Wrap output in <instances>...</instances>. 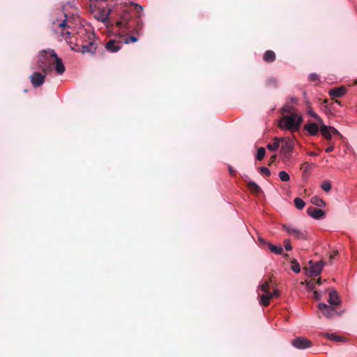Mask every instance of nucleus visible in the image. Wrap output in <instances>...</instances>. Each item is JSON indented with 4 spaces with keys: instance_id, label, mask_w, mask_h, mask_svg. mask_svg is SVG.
I'll return each mask as SVG.
<instances>
[{
    "instance_id": "nucleus-18",
    "label": "nucleus",
    "mask_w": 357,
    "mask_h": 357,
    "mask_svg": "<svg viewBox=\"0 0 357 357\" xmlns=\"http://www.w3.org/2000/svg\"><path fill=\"white\" fill-rule=\"evenodd\" d=\"M267 245H268V248L272 252L277 254V255L282 254V252L283 251V248L281 245H274L269 243H268Z\"/></svg>"
},
{
    "instance_id": "nucleus-38",
    "label": "nucleus",
    "mask_w": 357,
    "mask_h": 357,
    "mask_svg": "<svg viewBox=\"0 0 357 357\" xmlns=\"http://www.w3.org/2000/svg\"><path fill=\"white\" fill-rule=\"evenodd\" d=\"M317 78H318V77H317V75L316 74H311L310 75V79L311 81H315V80L317 79Z\"/></svg>"
},
{
    "instance_id": "nucleus-23",
    "label": "nucleus",
    "mask_w": 357,
    "mask_h": 357,
    "mask_svg": "<svg viewBox=\"0 0 357 357\" xmlns=\"http://www.w3.org/2000/svg\"><path fill=\"white\" fill-rule=\"evenodd\" d=\"M280 147V138H274L273 144H268L267 149L270 151H276Z\"/></svg>"
},
{
    "instance_id": "nucleus-14",
    "label": "nucleus",
    "mask_w": 357,
    "mask_h": 357,
    "mask_svg": "<svg viewBox=\"0 0 357 357\" xmlns=\"http://www.w3.org/2000/svg\"><path fill=\"white\" fill-rule=\"evenodd\" d=\"M328 303L333 305H337L340 304V299L336 291L331 290L329 292Z\"/></svg>"
},
{
    "instance_id": "nucleus-39",
    "label": "nucleus",
    "mask_w": 357,
    "mask_h": 357,
    "mask_svg": "<svg viewBox=\"0 0 357 357\" xmlns=\"http://www.w3.org/2000/svg\"><path fill=\"white\" fill-rule=\"evenodd\" d=\"M333 149H334V146H333V145H330L328 147H327V148L326 149V150H325V151H326V152H327V153H330V152L333 151Z\"/></svg>"
},
{
    "instance_id": "nucleus-11",
    "label": "nucleus",
    "mask_w": 357,
    "mask_h": 357,
    "mask_svg": "<svg viewBox=\"0 0 357 357\" xmlns=\"http://www.w3.org/2000/svg\"><path fill=\"white\" fill-rule=\"evenodd\" d=\"M59 28L61 29V35L62 38L65 40H67L69 38V36H70V31L68 30L69 26H67L66 22L65 20H63L62 22L59 24Z\"/></svg>"
},
{
    "instance_id": "nucleus-10",
    "label": "nucleus",
    "mask_w": 357,
    "mask_h": 357,
    "mask_svg": "<svg viewBox=\"0 0 357 357\" xmlns=\"http://www.w3.org/2000/svg\"><path fill=\"white\" fill-rule=\"evenodd\" d=\"M111 11L112 10L110 8L104 9L100 13L96 14L95 17L98 20L101 21L104 24H107L108 16L109 15Z\"/></svg>"
},
{
    "instance_id": "nucleus-21",
    "label": "nucleus",
    "mask_w": 357,
    "mask_h": 357,
    "mask_svg": "<svg viewBox=\"0 0 357 357\" xmlns=\"http://www.w3.org/2000/svg\"><path fill=\"white\" fill-rule=\"evenodd\" d=\"M322 335L327 338L328 340L335 341V342H340L342 341V338L340 336L336 335L335 333H323Z\"/></svg>"
},
{
    "instance_id": "nucleus-20",
    "label": "nucleus",
    "mask_w": 357,
    "mask_h": 357,
    "mask_svg": "<svg viewBox=\"0 0 357 357\" xmlns=\"http://www.w3.org/2000/svg\"><path fill=\"white\" fill-rule=\"evenodd\" d=\"M248 185L249 189L254 193L258 194L261 192V188L255 182L250 181Z\"/></svg>"
},
{
    "instance_id": "nucleus-42",
    "label": "nucleus",
    "mask_w": 357,
    "mask_h": 357,
    "mask_svg": "<svg viewBox=\"0 0 357 357\" xmlns=\"http://www.w3.org/2000/svg\"><path fill=\"white\" fill-rule=\"evenodd\" d=\"M271 293L273 294V296H277L278 295V291L277 289L274 290V291Z\"/></svg>"
},
{
    "instance_id": "nucleus-25",
    "label": "nucleus",
    "mask_w": 357,
    "mask_h": 357,
    "mask_svg": "<svg viewBox=\"0 0 357 357\" xmlns=\"http://www.w3.org/2000/svg\"><path fill=\"white\" fill-rule=\"evenodd\" d=\"M278 176L280 181L283 182H287L290 180L289 174L285 171L279 172Z\"/></svg>"
},
{
    "instance_id": "nucleus-3",
    "label": "nucleus",
    "mask_w": 357,
    "mask_h": 357,
    "mask_svg": "<svg viewBox=\"0 0 357 357\" xmlns=\"http://www.w3.org/2000/svg\"><path fill=\"white\" fill-rule=\"evenodd\" d=\"M324 266L325 262L323 261L315 263L310 261L307 268V275L310 276H318L321 273Z\"/></svg>"
},
{
    "instance_id": "nucleus-33",
    "label": "nucleus",
    "mask_w": 357,
    "mask_h": 357,
    "mask_svg": "<svg viewBox=\"0 0 357 357\" xmlns=\"http://www.w3.org/2000/svg\"><path fill=\"white\" fill-rule=\"evenodd\" d=\"M284 246L287 250H291L292 249L290 240L287 239L284 241Z\"/></svg>"
},
{
    "instance_id": "nucleus-44",
    "label": "nucleus",
    "mask_w": 357,
    "mask_h": 357,
    "mask_svg": "<svg viewBox=\"0 0 357 357\" xmlns=\"http://www.w3.org/2000/svg\"><path fill=\"white\" fill-rule=\"evenodd\" d=\"M311 156H317V153H314V152H310L308 153Z\"/></svg>"
},
{
    "instance_id": "nucleus-6",
    "label": "nucleus",
    "mask_w": 357,
    "mask_h": 357,
    "mask_svg": "<svg viewBox=\"0 0 357 357\" xmlns=\"http://www.w3.org/2000/svg\"><path fill=\"white\" fill-rule=\"evenodd\" d=\"M285 230L289 235L297 239H305L307 234L305 231L298 229L292 226H285Z\"/></svg>"
},
{
    "instance_id": "nucleus-26",
    "label": "nucleus",
    "mask_w": 357,
    "mask_h": 357,
    "mask_svg": "<svg viewBox=\"0 0 357 357\" xmlns=\"http://www.w3.org/2000/svg\"><path fill=\"white\" fill-rule=\"evenodd\" d=\"M294 204L298 209L301 210L304 208L305 203L303 199L297 197L294 199Z\"/></svg>"
},
{
    "instance_id": "nucleus-43",
    "label": "nucleus",
    "mask_w": 357,
    "mask_h": 357,
    "mask_svg": "<svg viewBox=\"0 0 357 357\" xmlns=\"http://www.w3.org/2000/svg\"><path fill=\"white\" fill-rule=\"evenodd\" d=\"M259 241L264 244H267V243L261 238H259Z\"/></svg>"
},
{
    "instance_id": "nucleus-19",
    "label": "nucleus",
    "mask_w": 357,
    "mask_h": 357,
    "mask_svg": "<svg viewBox=\"0 0 357 357\" xmlns=\"http://www.w3.org/2000/svg\"><path fill=\"white\" fill-rule=\"evenodd\" d=\"M96 50V45L93 43H90L87 45H83L82 46V52H91L93 53Z\"/></svg>"
},
{
    "instance_id": "nucleus-36",
    "label": "nucleus",
    "mask_w": 357,
    "mask_h": 357,
    "mask_svg": "<svg viewBox=\"0 0 357 357\" xmlns=\"http://www.w3.org/2000/svg\"><path fill=\"white\" fill-rule=\"evenodd\" d=\"M314 297L317 300H320L321 298V296L318 291H314Z\"/></svg>"
},
{
    "instance_id": "nucleus-24",
    "label": "nucleus",
    "mask_w": 357,
    "mask_h": 357,
    "mask_svg": "<svg viewBox=\"0 0 357 357\" xmlns=\"http://www.w3.org/2000/svg\"><path fill=\"white\" fill-rule=\"evenodd\" d=\"M128 19L125 16V15H123L121 17V20L120 21H118L116 22V25L119 27V28H126V29H128Z\"/></svg>"
},
{
    "instance_id": "nucleus-29",
    "label": "nucleus",
    "mask_w": 357,
    "mask_h": 357,
    "mask_svg": "<svg viewBox=\"0 0 357 357\" xmlns=\"http://www.w3.org/2000/svg\"><path fill=\"white\" fill-rule=\"evenodd\" d=\"M291 270L294 272V273H300L301 271V267H300V265L299 264L295 261V260H293L291 261Z\"/></svg>"
},
{
    "instance_id": "nucleus-28",
    "label": "nucleus",
    "mask_w": 357,
    "mask_h": 357,
    "mask_svg": "<svg viewBox=\"0 0 357 357\" xmlns=\"http://www.w3.org/2000/svg\"><path fill=\"white\" fill-rule=\"evenodd\" d=\"M307 114L309 116L316 119L319 124L323 122V120L312 109H309Z\"/></svg>"
},
{
    "instance_id": "nucleus-9",
    "label": "nucleus",
    "mask_w": 357,
    "mask_h": 357,
    "mask_svg": "<svg viewBox=\"0 0 357 357\" xmlns=\"http://www.w3.org/2000/svg\"><path fill=\"white\" fill-rule=\"evenodd\" d=\"M319 124L317 125L314 123H306L304 126V129L310 135H316L319 130H320V128H319Z\"/></svg>"
},
{
    "instance_id": "nucleus-22",
    "label": "nucleus",
    "mask_w": 357,
    "mask_h": 357,
    "mask_svg": "<svg viewBox=\"0 0 357 357\" xmlns=\"http://www.w3.org/2000/svg\"><path fill=\"white\" fill-rule=\"evenodd\" d=\"M275 59V54L273 51L268 50L264 54V59L267 62L273 61Z\"/></svg>"
},
{
    "instance_id": "nucleus-5",
    "label": "nucleus",
    "mask_w": 357,
    "mask_h": 357,
    "mask_svg": "<svg viewBox=\"0 0 357 357\" xmlns=\"http://www.w3.org/2000/svg\"><path fill=\"white\" fill-rule=\"evenodd\" d=\"M281 145V153L287 154L290 153L294 146V141L288 137L280 138V146Z\"/></svg>"
},
{
    "instance_id": "nucleus-37",
    "label": "nucleus",
    "mask_w": 357,
    "mask_h": 357,
    "mask_svg": "<svg viewBox=\"0 0 357 357\" xmlns=\"http://www.w3.org/2000/svg\"><path fill=\"white\" fill-rule=\"evenodd\" d=\"M134 6L136 8L137 12H141L143 10V7L142 6H139L138 4H134Z\"/></svg>"
},
{
    "instance_id": "nucleus-27",
    "label": "nucleus",
    "mask_w": 357,
    "mask_h": 357,
    "mask_svg": "<svg viewBox=\"0 0 357 357\" xmlns=\"http://www.w3.org/2000/svg\"><path fill=\"white\" fill-rule=\"evenodd\" d=\"M265 153H266V151H265L264 148H263V147L259 148L257 150V155H256V159L257 160H261L264 158Z\"/></svg>"
},
{
    "instance_id": "nucleus-45",
    "label": "nucleus",
    "mask_w": 357,
    "mask_h": 357,
    "mask_svg": "<svg viewBox=\"0 0 357 357\" xmlns=\"http://www.w3.org/2000/svg\"><path fill=\"white\" fill-rule=\"evenodd\" d=\"M317 283L318 284H319V285H320V284H321V278H319V279L317 280Z\"/></svg>"
},
{
    "instance_id": "nucleus-16",
    "label": "nucleus",
    "mask_w": 357,
    "mask_h": 357,
    "mask_svg": "<svg viewBox=\"0 0 357 357\" xmlns=\"http://www.w3.org/2000/svg\"><path fill=\"white\" fill-rule=\"evenodd\" d=\"M273 297V294L270 292H265V294L262 295L260 298V304L263 305H268L270 300Z\"/></svg>"
},
{
    "instance_id": "nucleus-47",
    "label": "nucleus",
    "mask_w": 357,
    "mask_h": 357,
    "mask_svg": "<svg viewBox=\"0 0 357 357\" xmlns=\"http://www.w3.org/2000/svg\"><path fill=\"white\" fill-rule=\"evenodd\" d=\"M335 102H337V104H340V102L338 100H336Z\"/></svg>"
},
{
    "instance_id": "nucleus-12",
    "label": "nucleus",
    "mask_w": 357,
    "mask_h": 357,
    "mask_svg": "<svg viewBox=\"0 0 357 357\" xmlns=\"http://www.w3.org/2000/svg\"><path fill=\"white\" fill-rule=\"evenodd\" d=\"M121 45L115 40H109L105 45V48L111 52H116L121 48Z\"/></svg>"
},
{
    "instance_id": "nucleus-46",
    "label": "nucleus",
    "mask_w": 357,
    "mask_h": 357,
    "mask_svg": "<svg viewBox=\"0 0 357 357\" xmlns=\"http://www.w3.org/2000/svg\"><path fill=\"white\" fill-rule=\"evenodd\" d=\"M229 171H230V174H233L232 169H229Z\"/></svg>"
},
{
    "instance_id": "nucleus-31",
    "label": "nucleus",
    "mask_w": 357,
    "mask_h": 357,
    "mask_svg": "<svg viewBox=\"0 0 357 357\" xmlns=\"http://www.w3.org/2000/svg\"><path fill=\"white\" fill-rule=\"evenodd\" d=\"M138 40V38L135 36H130L125 39L124 43L129 44L130 43H135Z\"/></svg>"
},
{
    "instance_id": "nucleus-2",
    "label": "nucleus",
    "mask_w": 357,
    "mask_h": 357,
    "mask_svg": "<svg viewBox=\"0 0 357 357\" xmlns=\"http://www.w3.org/2000/svg\"><path fill=\"white\" fill-rule=\"evenodd\" d=\"M284 111L291 113V114L281 119L279 122L280 128L291 132L298 130L303 121L301 115L297 112H291L292 109L289 107H284Z\"/></svg>"
},
{
    "instance_id": "nucleus-30",
    "label": "nucleus",
    "mask_w": 357,
    "mask_h": 357,
    "mask_svg": "<svg viewBox=\"0 0 357 357\" xmlns=\"http://www.w3.org/2000/svg\"><path fill=\"white\" fill-rule=\"evenodd\" d=\"M321 187L323 189V190L326 192H329L331 189V184L330 183L329 181H324L322 183Z\"/></svg>"
},
{
    "instance_id": "nucleus-15",
    "label": "nucleus",
    "mask_w": 357,
    "mask_h": 357,
    "mask_svg": "<svg viewBox=\"0 0 357 357\" xmlns=\"http://www.w3.org/2000/svg\"><path fill=\"white\" fill-rule=\"evenodd\" d=\"M346 89L344 87L335 88L330 90L329 94L333 98L341 97L344 95Z\"/></svg>"
},
{
    "instance_id": "nucleus-34",
    "label": "nucleus",
    "mask_w": 357,
    "mask_h": 357,
    "mask_svg": "<svg viewBox=\"0 0 357 357\" xmlns=\"http://www.w3.org/2000/svg\"><path fill=\"white\" fill-rule=\"evenodd\" d=\"M329 128H330V131H331L332 135H337L340 137H342V135L340 133V132L336 128L331 127V126H329Z\"/></svg>"
},
{
    "instance_id": "nucleus-8",
    "label": "nucleus",
    "mask_w": 357,
    "mask_h": 357,
    "mask_svg": "<svg viewBox=\"0 0 357 357\" xmlns=\"http://www.w3.org/2000/svg\"><path fill=\"white\" fill-rule=\"evenodd\" d=\"M307 214L314 219H321L324 216V212L321 209L310 207L307 208Z\"/></svg>"
},
{
    "instance_id": "nucleus-32",
    "label": "nucleus",
    "mask_w": 357,
    "mask_h": 357,
    "mask_svg": "<svg viewBox=\"0 0 357 357\" xmlns=\"http://www.w3.org/2000/svg\"><path fill=\"white\" fill-rule=\"evenodd\" d=\"M268 287H269V284L268 282H264L261 286H260V289L261 290L265 293V292H268L269 291H268Z\"/></svg>"
},
{
    "instance_id": "nucleus-1",
    "label": "nucleus",
    "mask_w": 357,
    "mask_h": 357,
    "mask_svg": "<svg viewBox=\"0 0 357 357\" xmlns=\"http://www.w3.org/2000/svg\"><path fill=\"white\" fill-rule=\"evenodd\" d=\"M39 63V67L43 70L45 75L34 73L30 76L31 82L34 87L40 86L44 83L47 72L52 70V65L53 63L55 64V70L58 74H63L66 70L61 59L52 50H44L40 53Z\"/></svg>"
},
{
    "instance_id": "nucleus-4",
    "label": "nucleus",
    "mask_w": 357,
    "mask_h": 357,
    "mask_svg": "<svg viewBox=\"0 0 357 357\" xmlns=\"http://www.w3.org/2000/svg\"><path fill=\"white\" fill-rule=\"evenodd\" d=\"M291 344L298 349H305L312 346V343L310 340L302 337L293 340Z\"/></svg>"
},
{
    "instance_id": "nucleus-41",
    "label": "nucleus",
    "mask_w": 357,
    "mask_h": 357,
    "mask_svg": "<svg viewBox=\"0 0 357 357\" xmlns=\"http://www.w3.org/2000/svg\"><path fill=\"white\" fill-rule=\"evenodd\" d=\"M275 158H276V155H272L271 158V160H270V163H273L274 162L275 160Z\"/></svg>"
},
{
    "instance_id": "nucleus-17",
    "label": "nucleus",
    "mask_w": 357,
    "mask_h": 357,
    "mask_svg": "<svg viewBox=\"0 0 357 357\" xmlns=\"http://www.w3.org/2000/svg\"><path fill=\"white\" fill-rule=\"evenodd\" d=\"M310 202L320 208L324 207L326 206L325 202L318 196H313L311 198Z\"/></svg>"
},
{
    "instance_id": "nucleus-13",
    "label": "nucleus",
    "mask_w": 357,
    "mask_h": 357,
    "mask_svg": "<svg viewBox=\"0 0 357 357\" xmlns=\"http://www.w3.org/2000/svg\"><path fill=\"white\" fill-rule=\"evenodd\" d=\"M319 127H320V132H321V135H323V137L325 139L330 140L332 137V135L330 131L329 126H326L323 121L322 123H321L319 124Z\"/></svg>"
},
{
    "instance_id": "nucleus-35",
    "label": "nucleus",
    "mask_w": 357,
    "mask_h": 357,
    "mask_svg": "<svg viewBox=\"0 0 357 357\" xmlns=\"http://www.w3.org/2000/svg\"><path fill=\"white\" fill-rule=\"evenodd\" d=\"M260 171L262 174L266 175V176H270L271 175V172L270 170L266 167H261L260 168Z\"/></svg>"
},
{
    "instance_id": "nucleus-7",
    "label": "nucleus",
    "mask_w": 357,
    "mask_h": 357,
    "mask_svg": "<svg viewBox=\"0 0 357 357\" xmlns=\"http://www.w3.org/2000/svg\"><path fill=\"white\" fill-rule=\"evenodd\" d=\"M318 307L323 314L327 318H332L337 314L334 307L328 306L325 303H319Z\"/></svg>"
},
{
    "instance_id": "nucleus-40",
    "label": "nucleus",
    "mask_w": 357,
    "mask_h": 357,
    "mask_svg": "<svg viewBox=\"0 0 357 357\" xmlns=\"http://www.w3.org/2000/svg\"><path fill=\"white\" fill-rule=\"evenodd\" d=\"M337 255V252H334L333 253L331 254L330 259H333L336 255Z\"/></svg>"
}]
</instances>
